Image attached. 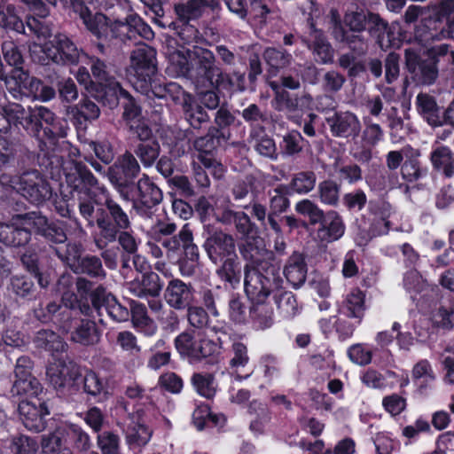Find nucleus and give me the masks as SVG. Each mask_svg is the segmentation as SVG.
Listing matches in <instances>:
<instances>
[{
  "label": "nucleus",
  "mask_w": 454,
  "mask_h": 454,
  "mask_svg": "<svg viewBox=\"0 0 454 454\" xmlns=\"http://www.w3.org/2000/svg\"><path fill=\"white\" fill-rule=\"evenodd\" d=\"M280 267L267 260L247 263L244 268V291L251 302L249 323L255 330H265L274 323L272 306L269 296L282 287Z\"/></svg>",
  "instance_id": "obj_1"
},
{
  "label": "nucleus",
  "mask_w": 454,
  "mask_h": 454,
  "mask_svg": "<svg viewBox=\"0 0 454 454\" xmlns=\"http://www.w3.org/2000/svg\"><path fill=\"white\" fill-rule=\"evenodd\" d=\"M79 214L86 222V227L98 228L94 242L101 250L115 242L121 230L131 227L128 213L105 187L100 189L98 196H93L80 205Z\"/></svg>",
  "instance_id": "obj_2"
},
{
  "label": "nucleus",
  "mask_w": 454,
  "mask_h": 454,
  "mask_svg": "<svg viewBox=\"0 0 454 454\" xmlns=\"http://www.w3.org/2000/svg\"><path fill=\"white\" fill-rule=\"evenodd\" d=\"M168 68L177 76L190 79L199 87L215 88L222 68L217 64L215 53L209 49L192 45V49H168Z\"/></svg>",
  "instance_id": "obj_3"
},
{
  "label": "nucleus",
  "mask_w": 454,
  "mask_h": 454,
  "mask_svg": "<svg viewBox=\"0 0 454 454\" xmlns=\"http://www.w3.org/2000/svg\"><path fill=\"white\" fill-rule=\"evenodd\" d=\"M347 31H368L375 43L382 50L399 49L403 43H411L412 35L397 22L389 24L379 13L368 10L347 12L344 16Z\"/></svg>",
  "instance_id": "obj_4"
},
{
  "label": "nucleus",
  "mask_w": 454,
  "mask_h": 454,
  "mask_svg": "<svg viewBox=\"0 0 454 454\" xmlns=\"http://www.w3.org/2000/svg\"><path fill=\"white\" fill-rule=\"evenodd\" d=\"M33 123V131L30 137L36 139L43 161L39 163L42 171L54 176L59 173L58 166L54 167L57 157L47 152V145H54L59 138L67 136L69 126L66 118H59L45 106H35V115Z\"/></svg>",
  "instance_id": "obj_5"
},
{
  "label": "nucleus",
  "mask_w": 454,
  "mask_h": 454,
  "mask_svg": "<svg viewBox=\"0 0 454 454\" xmlns=\"http://www.w3.org/2000/svg\"><path fill=\"white\" fill-rule=\"evenodd\" d=\"M32 152L35 158L31 164L24 168L9 166L7 169L13 168L19 173L18 176H12L11 179L13 189L32 204L39 206L52 198L53 191L49 181L38 170L30 168L35 166V162L39 165L43 161L40 153Z\"/></svg>",
  "instance_id": "obj_6"
},
{
  "label": "nucleus",
  "mask_w": 454,
  "mask_h": 454,
  "mask_svg": "<svg viewBox=\"0 0 454 454\" xmlns=\"http://www.w3.org/2000/svg\"><path fill=\"white\" fill-rule=\"evenodd\" d=\"M174 347L182 360L199 364L206 359L212 362L219 354L220 347L207 338L206 333L195 329H186L174 339Z\"/></svg>",
  "instance_id": "obj_7"
},
{
  "label": "nucleus",
  "mask_w": 454,
  "mask_h": 454,
  "mask_svg": "<svg viewBox=\"0 0 454 454\" xmlns=\"http://www.w3.org/2000/svg\"><path fill=\"white\" fill-rule=\"evenodd\" d=\"M90 445L89 434L80 426L71 423L58 427L42 441L45 454H73L72 449L86 451Z\"/></svg>",
  "instance_id": "obj_8"
},
{
  "label": "nucleus",
  "mask_w": 454,
  "mask_h": 454,
  "mask_svg": "<svg viewBox=\"0 0 454 454\" xmlns=\"http://www.w3.org/2000/svg\"><path fill=\"white\" fill-rule=\"evenodd\" d=\"M91 2L74 0L70 10L80 18L85 28L98 40L110 42L113 39H119V19L112 20L101 12H93L88 6V3Z\"/></svg>",
  "instance_id": "obj_9"
},
{
  "label": "nucleus",
  "mask_w": 454,
  "mask_h": 454,
  "mask_svg": "<svg viewBox=\"0 0 454 454\" xmlns=\"http://www.w3.org/2000/svg\"><path fill=\"white\" fill-rule=\"evenodd\" d=\"M67 187L71 195H76L78 207L86 200L98 196L101 188H98V180L81 160H71L63 168Z\"/></svg>",
  "instance_id": "obj_10"
},
{
  "label": "nucleus",
  "mask_w": 454,
  "mask_h": 454,
  "mask_svg": "<svg viewBox=\"0 0 454 454\" xmlns=\"http://www.w3.org/2000/svg\"><path fill=\"white\" fill-rule=\"evenodd\" d=\"M121 198L132 203V208L138 215L149 217L153 207L162 201L163 193L148 175L143 174Z\"/></svg>",
  "instance_id": "obj_11"
},
{
  "label": "nucleus",
  "mask_w": 454,
  "mask_h": 454,
  "mask_svg": "<svg viewBox=\"0 0 454 454\" xmlns=\"http://www.w3.org/2000/svg\"><path fill=\"white\" fill-rule=\"evenodd\" d=\"M33 367L34 362L30 357L22 356L17 359L14 369L15 380L10 392L12 396L19 397L20 401H31L34 396L49 397V392L44 389L39 380L33 376Z\"/></svg>",
  "instance_id": "obj_12"
},
{
  "label": "nucleus",
  "mask_w": 454,
  "mask_h": 454,
  "mask_svg": "<svg viewBox=\"0 0 454 454\" xmlns=\"http://www.w3.org/2000/svg\"><path fill=\"white\" fill-rule=\"evenodd\" d=\"M91 74L98 89H94L95 99L105 106L114 109L118 106L117 94L121 84L111 74L109 65L96 56L89 58Z\"/></svg>",
  "instance_id": "obj_13"
},
{
  "label": "nucleus",
  "mask_w": 454,
  "mask_h": 454,
  "mask_svg": "<svg viewBox=\"0 0 454 454\" xmlns=\"http://www.w3.org/2000/svg\"><path fill=\"white\" fill-rule=\"evenodd\" d=\"M141 168L136 156L126 151L107 168L106 176L121 197L138 180Z\"/></svg>",
  "instance_id": "obj_14"
},
{
  "label": "nucleus",
  "mask_w": 454,
  "mask_h": 454,
  "mask_svg": "<svg viewBox=\"0 0 454 454\" xmlns=\"http://www.w3.org/2000/svg\"><path fill=\"white\" fill-rule=\"evenodd\" d=\"M23 223L33 230L35 236L42 238L50 247L65 244L67 241V230L63 223L50 220L41 212L32 211L16 215Z\"/></svg>",
  "instance_id": "obj_15"
},
{
  "label": "nucleus",
  "mask_w": 454,
  "mask_h": 454,
  "mask_svg": "<svg viewBox=\"0 0 454 454\" xmlns=\"http://www.w3.org/2000/svg\"><path fill=\"white\" fill-rule=\"evenodd\" d=\"M454 14V0H437L428 9V15L421 18L419 26H416L412 35V41L419 43L428 42L430 39H424V35H433L438 32L441 27L446 26Z\"/></svg>",
  "instance_id": "obj_16"
},
{
  "label": "nucleus",
  "mask_w": 454,
  "mask_h": 454,
  "mask_svg": "<svg viewBox=\"0 0 454 454\" xmlns=\"http://www.w3.org/2000/svg\"><path fill=\"white\" fill-rule=\"evenodd\" d=\"M404 69L407 79H411L416 85H432L439 75L438 67L434 66L427 51L420 55L416 50L407 48L404 51Z\"/></svg>",
  "instance_id": "obj_17"
},
{
  "label": "nucleus",
  "mask_w": 454,
  "mask_h": 454,
  "mask_svg": "<svg viewBox=\"0 0 454 454\" xmlns=\"http://www.w3.org/2000/svg\"><path fill=\"white\" fill-rule=\"evenodd\" d=\"M202 245L212 263L222 262L229 257H236V240L233 236L211 224H205Z\"/></svg>",
  "instance_id": "obj_18"
},
{
  "label": "nucleus",
  "mask_w": 454,
  "mask_h": 454,
  "mask_svg": "<svg viewBox=\"0 0 454 454\" xmlns=\"http://www.w3.org/2000/svg\"><path fill=\"white\" fill-rule=\"evenodd\" d=\"M35 115V106L26 109L21 104L7 102L0 106V136L22 128L30 136Z\"/></svg>",
  "instance_id": "obj_19"
},
{
  "label": "nucleus",
  "mask_w": 454,
  "mask_h": 454,
  "mask_svg": "<svg viewBox=\"0 0 454 454\" xmlns=\"http://www.w3.org/2000/svg\"><path fill=\"white\" fill-rule=\"evenodd\" d=\"M43 51L53 63L63 66L77 65L82 53L72 39L61 33L46 42Z\"/></svg>",
  "instance_id": "obj_20"
},
{
  "label": "nucleus",
  "mask_w": 454,
  "mask_h": 454,
  "mask_svg": "<svg viewBox=\"0 0 454 454\" xmlns=\"http://www.w3.org/2000/svg\"><path fill=\"white\" fill-rule=\"evenodd\" d=\"M50 397L20 401L19 412L25 427L36 433L45 429L50 412Z\"/></svg>",
  "instance_id": "obj_21"
},
{
  "label": "nucleus",
  "mask_w": 454,
  "mask_h": 454,
  "mask_svg": "<svg viewBox=\"0 0 454 454\" xmlns=\"http://www.w3.org/2000/svg\"><path fill=\"white\" fill-rule=\"evenodd\" d=\"M35 153L20 139L0 138V170L9 166L24 168L35 160Z\"/></svg>",
  "instance_id": "obj_22"
},
{
  "label": "nucleus",
  "mask_w": 454,
  "mask_h": 454,
  "mask_svg": "<svg viewBox=\"0 0 454 454\" xmlns=\"http://www.w3.org/2000/svg\"><path fill=\"white\" fill-rule=\"evenodd\" d=\"M163 245L168 248V257L171 261L200 259L199 247L194 243L193 233L187 224L178 234L164 240Z\"/></svg>",
  "instance_id": "obj_23"
},
{
  "label": "nucleus",
  "mask_w": 454,
  "mask_h": 454,
  "mask_svg": "<svg viewBox=\"0 0 454 454\" xmlns=\"http://www.w3.org/2000/svg\"><path fill=\"white\" fill-rule=\"evenodd\" d=\"M76 311L63 332L70 334L71 341L82 346H92L100 340V332L96 322L88 317H82Z\"/></svg>",
  "instance_id": "obj_24"
},
{
  "label": "nucleus",
  "mask_w": 454,
  "mask_h": 454,
  "mask_svg": "<svg viewBox=\"0 0 454 454\" xmlns=\"http://www.w3.org/2000/svg\"><path fill=\"white\" fill-rule=\"evenodd\" d=\"M74 313V309L69 308V305L62 301V297L59 301H52L45 305L41 302L38 308L34 309L37 320L43 324H52L62 332Z\"/></svg>",
  "instance_id": "obj_25"
},
{
  "label": "nucleus",
  "mask_w": 454,
  "mask_h": 454,
  "mask_svg": "<svg viewBox=\"0 0 454 454\" xmlns=\"http://www.w3.org/2000/svg\"><path fill=\"white\" fill-rule=\"evenodd\" d=\"M94 292V283L88 278L80 276L75 280V291H65L62 293V301L69 305V308L79 311L84 316H90V298Z\"/></svg>",
  "instance_id": "obj_26"
},
{
  "label": "nucleus",
  "mask_w": 454,
  "mask_h": 454,
  "mask_svg": "<svg viewBox=\"0 0 454 454\" xmlns=\"http://www.w3.org/2000/svg\"><path fill=\"white\" fill-rule=\"evenodd\" d=\"M100 109L96 103L84 96L79 103L66 108V116L78 133L85 132L93 121L99 117Z\"/></svg>",
  "instance_id": "obj_27"
},
{
  "label": "nucleus",
  "mask_w": 454,
  "mask_h": 454,
  "mask_svg": "<svg viewBox=\"0 0 454 454\" xmlns=\"http://www.w3.org/2000/svg\"><path fill=\"white\" fill-rule=\"evenodd\" d=\"M139 142L134 147V155L139 158L145 168L154 164L159 158L160 145L150 126H144L140 131L132 134Z\"/></svg>",
  "instance_id": "obj_28"
},
{
  "label": "nucleus",
  "mask_w": 454,
  "mask_h": 454,
  "mask_svg": "<svg viewBox=\"0 0 454 454\" xmlns=\"http://www.w3.org/2000/svg\"><path fill=\"white\" fill-rule=\"evenodd\" d=\"M309 37L303 39V43L312 51L314 59L319 64H331L333 62L334 49L325 33L316 27L311 20L309 23Z\"/></svg>",
  "instance_id": "obj_29"
},
{
  "label": "nucleus",
  "mask_w": 454,
  "mask_h": 454,
  "mask_svg": "<svg viewBox=\"0 0 454 454\" xmlns=\"http://www.w3.org/2000/svg\"><path fill=\"white\" fill-rule=\"evenodd\" d=\"M333 137L356 139L361 132L358 117L352 112L339 111L325 119Z\"/></svg>",
  "instance_id": "obj_30"
},
{
  "label": "nucleus",
  "mask_w": 454,
  "mask_h": 454,
  "mask_svg": "<svg viewBox=\"0 0 454 454\" xmlns=\"http://www.w3.org/2000/svg\"><path fill=\"white\" fill-rule=\"evenodd\" d=\"M117 98L118 102L121 100L122 119L131 134L140 131V129L144 126H150L142 114V107L139 102L128 90L120 87Z\"/></svg>",
  "instance_id": "obj_31"
},
{
  "label": "nucleus",
  "mask_w": 454,
  "mask_h": 454,
  "mask_svg": "<svg viewBox=\"0 0 454 454\" xmlns=\"http://www.w3.org/2000/svg\"><path fill=\"white\" fill-rule=\"evenodd\" d=\"M229 142L224 135L222 137L208 129L205 136L197 137L193 142V147L198 152V159L203 166H210L214 163L219 149L224 147Z\"/></svg>",
  "instance_id": "obj_32"
},
{
  "label": "nucleus",
  "mask_w": 454,
  "mask_h": 454,
  "mask_svg": "<svg viewBox=\"0 0 454 454\" xmlns=\"http://www.w3.org/2000/svg\"><path fill=\"white\" fill-rule=\"evenodd\" d=\"M120 37L124 41L131 39L136 35L151 41L154 38V32L148 23H146L137 13L134 12L129 7V13L122 20L119 19Z\"/></svg>",
  "instance_id": "obj_33"
},
{
  "label": "nucleus",
  "mask_w": 454,
  "mask_h": 454,
  "mask_svg": "<svg viewBox=\"0 0 454 454\" xmlns=\"http://www.w3.org/2000/svg\"><path fill=\"white\" fill-rule=\"evenodd\" d=\"M317 237L321 242L333 243L343 237L346 224L343 217L336 210H328L317 223Z\"/></svg>",
  "instance_id": "obj_34"
},
{
  "label": "nucleus",
  "mask_w": 454,
  "mask_h": 454,
  "mask_svg": "<svg viewBox=\"0 0 454 454\" xmlns=\"http://www.w3.org/2000/svg\"><path fill=\"white\" fill-rule=\"evenodd\" d=\"M43 254L35 246H28L20 254V261L23 269L34 277L41 288H47L50 280L49 276L43 270L42 262Z\"/></svg>",
  "instance_id": "obj_35"
},
{
  "label": "nucleus",
  "mask_w": 454,
  "mask_h": 454,
  "mask_svg": "<svg viewBox=\"0 0 454 454\" xmlns=\"http://www.w3.org/2000/svg\"><path fill=\"white\" fill-rule=\"evenodd\" d=\"M8 295L18 303H25L36 299L37 289L31 276L13 275L6 286Z\"/></svg>",
  "instance_id": "obj_36"
},
{
  "label": "nucleus",
  "mask_w": 454,
  "mask_h": 454,
  "mask_svg": "<svg viewBox=\"0 0 454 454\" xmlns=\"http://www.w3.org/2000/svg\"><path fill=\"white\" fill-rule=\"evenodd\" d=\"M157 52L154 48L145 45L134 50L130 56V66L127 73H160L158 70Z\"/></svg>",
  "instance_id": "obj_37"
},
{
  "label": "nucleus",
  "mask_w": 454,
  "mask_h": 454,
  "mask_svg": "<svg viewBox=\"0 0 454 454\" xmlns=\"http://www.w3.org/2000/svg\"><path fill=\"white\" fill-rule=\"evenodd\" d=\"M332 34L337 42L347 45L353 54L361 57L367 53L368 39L362 32L347 31V27L340 22H336Z\"/></svg>",
  "instance_id": "obj_38"
},
{
  "label": "nucleus",
  "mask_w": 454,
  "mask_h": 454,
  "mask_svg": "<svg viewBox=\"0 0 454 454\" xmlns=\"http://www.w3.org/2000/svg\"><path fill=\"white\" fill-rule=\"evenodd\" d=\"M165 299L174 309H185L193 301V288L178 278L172 279L166 288Z\"/></svg>",
  "instance_id": "obj_39"
},
{
  "label": "nucleus",
  "mask_w": 454,
  "mask_h": 454,
  "mask_svg": "<svg viewBox=\"0 0 454 454\" xmlns=\"http://www.w3.org/2000/svg\"><path fill=\"white\" fill-rule=\"evenodd\" d=\"M216 4V0H188L185 3H176L173 6L176 14L173 22L181 24L196 20L201 17L205 7L214 8Z\"/></svg>",
  "instance_id": "obj_40"
},
{
  "label": "nucleus",
  "mask_w": 454,
  "mask_h": 454,
  "mask_svg": "<svg viewBox=\"0 0 454 454\" xmlns=\"http://www.w3.org/2000/svg\"><path fill=\"white\" fill-rule=\"evenodd\" d=\"M365 294L359 288H353L339 305L338 313L340 316L356 320L361 323L364 316Z\"/></svg>",
  "instance_id": "obj_41"
},
{
  "label": "nucleus",
  "mask_w": 454,
  "mask_h": 454,
  "mask_svg": "<svg viewBox=\"0 0 454 454\" xmlns=\"http://www.w3.org/2000/svg\"><path fill=\"white\" fill-rule=\"evenodd\" d=\"M415 105L418 114L428 125L442 126V107L438 106L434 96L420 92L416 97Z\"/></svg>",
  "instance_id": "obj_42"
},
{
  "label": "nucleus",
  "mask_w": 454,
  "mask_h": 454,
  "mask_svg": "<svg viewBox=\"0 0 454 454\" xmlns=\"http://www.w3.org/2000/svg\"><path fill=\"white\" fill-rule=\"evenodd\" d=\"M429 159L434 172L448 179L454 176V152L450 147H433Z\"/></svg>",
  "instance_id": "obj_43"
},
{
  "label": "nucleus",
  "mask_w": 454,
  "mask_h": 454,
  "mask_svg": "<svg viewBox=\"0 0 454 454\" xmlns=\"http://www.w3.org/2000/svg\"><path fill=\"white\" fill-rule=\"evenodd\" d=\"M29 227H20L15 223H0V242L6 247H27L31 240Z\"/></svg>",
  "instance_id": "obj_44"
},
{
  "label": "nucleus",
  "mask_w": 454,
  "mask_h": 454,
  "mask_svg": "<svg viewBox=\"0 0 454 454\" xmlns=\"http://www.w3.org/2000/svg\"><path fill=\"white\" fill-rule=\"evenodd\" d=\"M167 28L177 36V39L173 38L167 41L168 50L170 49V51L180 49L182 46L186 47L185 45H190L193 43H198L202 38L198 28L190 24V22L181 24L174 23V25H170L167 27ZM167 54L168 55V51Z\"/></svg>",
  "instance_id": "obj_45"
},
{
  "label": "nucleus",
  "mask_w": 454,
  "mask_h": 454,
  "mask_svg": "<svg viewBox=\"0 0 454 454\" xmlns=\"http://www.w3.org/2000/svg\"><path fill=\"white\" fill-rule=\"evenodd\" d=\"M308 267L305 256L294 252L288 259L283 274L286 281L295 289L301 287L306 281Z\"/></svg>",
  "instance_id": "obj_46"
},
{
  "label": "nucleus",
  "mask_w": 454,
  "mask_h": 454,
  "mask_svg": "<svg viewBox=\"0 0 454 454\" xmlns=\"http://www.w3.org/2000/svg\"><path fill=\"white\" fill-rule=\"evenodd\" d=\"M164 286V281L160 278L158 273L150 269L149 271L144 272L141 279H137L131 283V288L139 297L143 296H159Z\"/></svg>",
  "instance_id": "obj_47"
},
{
  "label": "nucleus",
  "mask_w": 454,
  "mask_h": 454,
  "mask_svg": "<svg viewBox=\"0 0 454 454\" xmlns=\"http://www.w3.org/2000/svg\"><path fill=\"white\" fill-rule=\"evenodd\" d=\"M51 384L58 391H62L67 386L76 384L82 374L78 367L69 368L66 364L47 369Z\"/></svg>",
  "instance_id": "obj_48"
},
{
  "label": "nucleus",
  "mask_w": 454,
  "mask_h": 454,
  "mask_svg": "<svg viewBox=\"0 0 454 454\" xmlns=\"http://www.w3.org/2000/svg\"><path fill=\"white\" fill-rule=\"evenodd\" d=\"M214 264L217 266L215 270L216 276L225 286L229 285L231 287L235 288L239 285L242 275L238 254H236V257L231 256L222 260V262Z\"/></svg>",
  "instance_id": "obj_49"
},
{
  "label": "nucleus",
  "mask_w": 454,
  "mask_h": 454,
  "mask_svg": "<svg viewBox=\"0 0 454 454\" xmlns=\"http://www.w3.org/2000/svg\"><path fill=\"white\" fill-rule=\"evenodd\" d=\"M190 383L198 395L207 400L215 398L217 392V382L213 373L195 372L190 378Z\"/></svg>",
  "instance_id": "obj_50"
},
{
  "label": "nucleus",
  "mask_w": 454,
  "mask_h": 454,
  "mask_svg": "<svg viewBox=\"0 0 454 454\" xmlns=\"http://www.w3.org/2000/svg\"><path fill=\"white\" fill-rule=\"evenodd\" d=\"M76 195H71L69 191L61 185L59 194L55 193L52 196V206L54 211L61 217L67 218L73 221L75 224L80 225L79 220L75 215V197Z\"/></svg>",
  "instance_id": "obj_51"
},
{
  "label": "nucleus",
  "mask_w": 454,
  "mask_h": 454,
  "mask_svg": "<svg viewBox=\"0 0 454 454\" xmlns=\"http://www.w3.org/2000/svg\"><path fill=\"white\" fill-rule=\"evenodd\" d=\"M262 58L269 67V73L275 76L277 74L291 65L292 54L279 47H267L262 53Z\"/></svg>",
  "instance_id": "obj_52"
},
{
  "label": "nucleus",
  "mask_w": 454,
  "mask_h": 454,
  "mask_svg": "<svg viewBox=\"0 0 454 454\" xmlns=\"http://www.w3.org/2000/svg\"><path fill=\"white\" fill-rule=\"evenodd\" d=\"M72 271L76 275H85L96 279H104L106 277L101 258L89 254L80 259Z\"/></svg>",
  "instance_id": "obj_53"
},
{
  "label": "nucleus",
  "mask_w": 454,
  "mask_h": 454,
  "mask_svg": "<svg viewBox=\"0 0 454 454\" xmlns=\"http://www.w3.org/2000/svg\"><path fill=\"white\" fill-rule=\"evenodd\" d=\"M189 99L184 100L183 105L184 118L193 129H200L207 125L209 116L204 107L197 101L188 96Z\"/></svg>",
  "instance_id": "obj_54"
},
{
  "label": "nucleus",
  "mask_w": 454,
  "mask_h": 454,
  "mask_svg": "<svg viewBox=\"0 0 454 454\" xmlns=\"http://www.w3.org/2000/svg\"><path fill=\"white\" fill-rule=\"evenodd\" d=\"M150 356L147 360V367L158 371L171 362V347L166 340L160 338L149 348Z\"/></svg>",
  "instance_id": "obj_55"
},
{
  "label": "nucleus",
  "mask_w": 454,
  "mask_h": 454,
  "mask_svg": "<svg viewBox=\"0 0 454 454\" xmlns=\"http://www.w3.org/2000/svg\"><path fill=\"white\" fill-rule=\"evenodd\" d=\"M128 81L132 85V87L142 95L146 96L148 98L152 97V93L154 90V86L156 87L162 80V75L160 73L156 74H149V73H128Z\"/></svg>",
  "instance_id": "obj_56"
},
{
  "label": "nucleus",
  "mask_w": 454,
  "mask_h": 454,
  "mask_svg": "<svg viewBox=\"0 0 454 454\" xmlns=\"http://www.w3.org/2000/svg\"><path fill=\"white\" fill-rule=\"evenodd\" d=\"M275 303L279 314L285 319H293L301 311L296 296L290 291H281L274 295Z\"/></svg>",
  "instance_id": "obj_57"
},
{
  "label": "nucleus",
  "mask_w": 454,
  "mask_h": 454,
  "mask_svg": "<svg viewBox=\"0 0 454 454\" xmlns=\"http://www.w3.org/2000/svg\"><path fill=\"white\" fill-rule=\"evenodd\" d=\"M215 126L209 129L221 137L224 135L225 139L229 142L231 137V129L240 124V121L227 107L222 106L215 114Z\"/></svg>",
  "instance_id": "obj_58"
},
{
  "label": "nucleus",
  "mask_w": 454,
  "mask_h": 454,
  "mask_svg": "<svg viewBox=\"0 0 454 454\" xmlns=\"http://www.w3.org/2000/svg\"><path fill=\"white\" fill-rule=\"evenodd\" d=\"M317 176L311 170L300 171L293 175L289 184H286L291 194H308L316 186Z\"/></svg>",
  "instance_id": "obj_59"
},
{
  "label": "nucleus",
  "mask_w": 454,
  "mask_h": 454,
  "mask_svg": "<svg viewBox=\"0 0 454 454\" xmlns=\"http://www.w3.org/2000/svg\"><path fill=\"white\" fill-rule=\"evenodd\" d=\"M341 184L328 178L321 181L317 185L319 201L326 206L337 207L340 202Z\"/></svg>",
  "instance_id": "obj_60"
},
{
  "label": "nucleus",
  "mask_w": 454,
  "mask_h": 454,
  "mask_svg": "<svg viewBox=\"0 0 454 454\" xmlns=\"http://www.w3.org/2000/svg\"><path fill=\"white\" fill-rule=\"evenodd\" d=\"M267 194L269 197V211L281 215L290 207L289 196L292 194L285 184H279L275 188L270 189Z\"/></svg>",
  "instance_id": "obj_61"
},
{
  "label": "nucleus",
  "mask_w": 454,
  "mask_h": 454,
  "mask_svg": "<svg viewBox=\"0 0 454 454\" xmlns=\"http://www.w3.org/2000/svg\"><path fill=\"white\" fill-rule=\"evenodd\" d=\"M81 378L82 390L89 396L96 398L103 395L106 397L108 394L107 382L104 381L94 371L87 370Z\"/></svg>",
  "instance_id": "obj_62"
},
{
  "label": "nucleus",
  "mask_w": 454,
  "mask_h": 454,
  "mask_svg": "<svg viewBox=\"0 0 454 454\" xmlns=\"http://www.w3.org/2000/svg\"><path fill=\"white\" fill-rule=\"evenodd\" d=\"M295 212L307 218L308 226H316L325 216V212L313 200L302 199L294 205Z\"/></svg>",
  "instance_id": "obj_63"
},
{
  "label": "nucleus",
  "mask_w": 454,
  "mask_h": 454,
  "mask_svg": "<svg viewBox=\"0 0 454 454\" xmlns=\"http://www.w3.org/2000/svg\"><path fill=\"white\" fill-rule=\"evenodd\" d=\"M427 54L430 57L434 66L445 69L449 66H454V50L447 43L434 45L427 50Z\"/></svg>",
  "instance_id": "obj_64"
}]
</instances>
